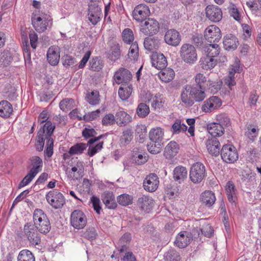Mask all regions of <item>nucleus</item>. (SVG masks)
<instances>
[{"mask_svg": "<svg viewBox=\"0 0 261 261\" xmlns=\"http://www.w3.org/2000/svg\"><path fill=\"white\" fill-rule=\"evenodd\" d=\"M179 150V145L175 141H171L165 147L164 155L166 159H171L178 153Z\"/></svg>", "mask_w": 261, "mask_h": 261, "instance_id": "29", "label": "nucleus"}, {"mask_svg": "<svg viewBox=\"0 0 261 261\" xmlns=\"http://www.w3.org/2000/svg\"><path fill=\"white\" fill-rule=\"evenodd\" d=\"M149 7L144 4L137 5L133 12L134 18L138 22H142L146 19L150 15Z\"/></svg>", "mask_w": 261, "mask_h": 261, "instance_id": "15", "label": "nucleus"}, {"mask_svg": "<svg viewBox=\"0 0 261 261\" xmlns=\"http://www.w3.org/2000/svg\"><path fill=\"white\" fill-rule=\"evenodd\" d=\"M34 224L31 222L26 223L23 227L24 236L27 238L30 242L37 245L41 243V237Z\"/></svg>", "mask_w": 261, "mask_h": 261, "instance_id": "5", "label": "nucleus"}, {"mask_svg": "<svg viewBox=\"0 0 261 261\" xmlns=\"http://www.w3.org/2000/svg\"><path fill=\"white\" fill-rule=\"evenodd\" d=\"M135 132L136 135L139 137L140 142L143 141L146 135V127L143 124L137 125Z\"/></svg>", "mask_w": 261, "mask_h": 261, "instance_id": "57", "label": "nucleus"}, {"mask_svg": "<svg viewBox=\"0 0 261 261\" xmlns=\"http://www.w3.org/2000/svg\"><path fill=\"white\" fill-rule=\"evenodd\" d=\"M111 54L110 58L112 61H116L118 60L121 55L120 46L119 44H114L111 48Z\"/></svg>", "mask_w": 261, "mask_h": 261, "instance_id": "51", "label": "nucleus"}, {"mask_svg": "<svg viewBox=\"0 0 261 261\" xmlns=\"http://www.w3.org/2000/svg\"><path fill=\"white\" fill-rule=\"evenodd\" d=\"M151 63L152 66L159 70L163 69L167 65L166 58L163 54H153L151 58Z\"/></svg>", "mask_w": 261, "mask_h": 261, "instance_id": "25", "label": "nucleus"}, {"mask_svg": "<svg viewBox=\"0 0 261 261\" xmlns=\"http://www.w3.org/2000/svg\"><path fill=\"white\" fill-rule=\"evenodd\" d=\"M132 121V117L122 109H119L115 114L116 123L120 127L125 126Z\"/></svg>", "mask_w": 261, "mask_h": 261, "instance_id": "23", "label": "nucleus"}, {"mask_svg": "<svg viewBox=\"0 0 261 261\" xmlns=\"http://www.w3.org/2000/svg\"><path fill=\"white\" fill-rule=\"evenodd\" d=\"M160 29L159 22L154 19H148L141 25L140 31L145 35L153 36Z\"/></svg>", "mask_w": 261, "mask_h": 261, "instance_id": "11", "label": "nucleus"}, {"mask_svg": "<svg viewBox=\"0 0 261 261\" xmlns=\"http://www.w3.org/2000/svg\"><path fill=\"white\" fill-rule=\"evenodd\" d=\"M101 11V8L96 3L89 6L88 19L92 24L95 25L100 21Z\"/></svg>", "mask_w": 261, "mask_h": 261, "instance_id": "21", "label": "nucleus"}, {"mask_svg": "<svg viewBox=\"0 0 261 261\" xmlns=\"http://www.w3.org/2000/svg\"><path fill=\"white\" fill-rule=\"evenodd\" d=\"M103 144V142L101 141L99 142L95 146L92 145V144H89V147L87 152L88 155L90 156H93L96 153L101 150L102 148Z\"/></svg>", "mask_w": 261, "mask_h": 261, "instance_id": "58", "label": "nucleus"}, {"mask_svg": "<svg viewBox=\"0 0 261 261\" xmlns=\"http://www.w3.org/2000/svg\"><path fill=\"white\" fill-rule=\"evenodd\" d=\"M103 66V65L102 61L97 57L93 58L92 60L90 62V68L93 71H99L102 69Z\"/></svg>", "mask_w": 261, "mask_h": 261, "instance_id": "50", "label": "nucleus"}, {"mask_svg": "<svg viewBox=\"0 0 261 261\" xmlns=\"http://www.w3.org/2000/svg\"><path fill=\"white\" fill-rule=\"evenodd\" d=\"M55 128V125L51 121H47L40 128L37 134V142L35 144L37 151H41L43 150L45 140L48 141L49 138L51 137Z\"/></svg>", "mask_w": 261, "mask_h": 261, "instance_id": "3", "label": "nucleus"}, {"mask_svg": "<svg viewBox=\"0 0 261 261\" xmlns=\"http://www.w3.org/2000/svg\"><path fill=\"white\" fill-rule=\"evenodd\" d=\"M221 36L220 29L215 25L207 27L204 32L205 39L211 43L219 42Z\"/></svg>", "mask_w": 261, "mask_h": 261, "instance_id": "14", "label": "nucleus"}, {"mask_svg": "<svg viewBox=\"0 0 261 261\" xmlns=\"http://www.w3.org/2000/svg\"><path fill=\"white\" fill-rule=\"evenodd\" d=\"M246 5L252 11H257L261 9V0H252L247 2Z\"/></svg>", "mask_w": 261, "mask_h": 261, "instance_id": "64", "label": "nucleus"}, {"mask_svg": "<svg viewBox=\"0 0 261 261\" xmlns=\"http://www.w3.org/2000/svg\"><path fill=\"white\" fill-rule=\"evenodd\" d=\"M255 174L250 170L244 171L242 174V180L243 181L253 183L255 181Z\"/></svg>", "mask_w": 261, "mask_h": 261, "instance_id": "56", "label": "nucleus"}, {"mask_svg": "<svg viewBox=\"0 0 261 261\" xmlns=\"http://www.w3.org/2000/svg\"><path fill=\"white\" fill-rule=\"evenodd\" d=\"M164 135V130L160 127L152 128L149 133L150 140L155 143H162Z\"/></svg>", "mask_w": 261, "mask_h": 261, "instance_id": "31", "label": "nucleus"}, {"mask_svg": "<svg viewBox=\"0 0 261 261\" xmlns=\"http://www.w3.org/2000/svg\"><path fill=\"white\" fill-rule=\"evenodd\" d=\"M84 166L83 162L81 161L77 162L76 165L71 168V173H73L71 177L74 179H77L83 176Z\"/></svg>", "mask_w": 261, "mask_h": 261, "instance_id": "42", "label": "nucleus"}, {"mask_svg": "<svg viewBox=\"0 0 261 261\" xmlns=\"http://www.w3.org/2000/svg\"><path fill=\"white\" fill-rule=\"evenodd\" d=\"M132 86L130 84H122L118 90L119 97L122 100L127 99L132 92Z\"/></svg>", "mask_w": 261, "mask_h": 261, "instance_id": "40", "label": "nucleus"}, {"mask_svg": "<svg viewBox=\"0 0 261 261\" xmlns=\"http://www.w3.org/2000/svg\"><path fill=\"white\" fill-rule=\"evenodd\" d=\"M132 197L128 194H123L117 198L118 202L123 206L128 205L132 203Z\"/></svg>", "mask_w": 261, "mask_h": 261, "instance_id": "54", "label": "nucleus"}, {"mask_svg": "<svg viewBox=\"0 0 261 261\" xmlns=\"http://www.w3.org/2000/svg\"><path fill=\"white\" fill-rule=\"evenodd\" d=\"M159 184V178L154 173L147 175L143 181L144 189L149 192L155 191L158 188Z\"/></svg>", "mask_w": 261, "mask_h": 261, "instance_id": "18", "label": "nucleus"}, {"mask_svg": "<svg viewBox=\"0 0 261 261\" xmlns=\"http://www.w3.org/2000/svg\"><path fill=\"white\" fill-rule=\"evenodd\" d=\"M139 54V47L137 42L132 43L129 49L128 56L132 60H135Z\"/></svg>", "mask_w": 261, "mask_h": 261, "instance_id": "53", "label": "nucleus"}, {"mask_svg": "<svg viewBox=\"0 0 261 261\" xmlns=\"http://www.w3.org/2000/svg\"><path fill=\"white\" fill-rule=\"evenodd\" d=\"M220 48L217 44H208L203 47V50L207 57L214 58L220 53Z\"/></svg>", "mask_w": 261, "mask_h": 261, "instance_id": "33", "label": "nucleus"}, {"mask_svg": "<svg viewBox=\"0 0 261 261\" xmlns=\"http://www.w3.org/2000/svg\"><path fill=\"white\" fill-rule=\"evenodd\" d=\"M36 174L29 171L28 174L23 178L18 185V188H21L27 185L32 181L33 179L35 177Z\"/></svg>", "mask_w": 261, "mask_h": 261, "instance_id": "63", "label": "nucleus"}, {"mask_svg": "<svg viewBox=\"0 0 261 261\" xmlns=\"http://www.w3.org/2000/svg\"><path fill=\"white\" fill-rule=\"evenodd\" d=\"M103 137V135H100L96 138H91L87 144L83 143H76L70 147L68 153L64 154V159L69 158V154L73 155L82 153L84 150L86 149L88 144H93L95 142L99 141Z\"/></svg>", "mask_w": 261, "mask_h": 261, "instance_id": "9", "label": "nucleus"}, {"mask_svg": "<svg viewBox=\"0 0 261 261\" xmlns=\"http://www.w3.org/2000/svg\"><path fill=\"white\" fill-rule=\"evenodd\" d=\"M123 41L127 43L130 44L133 43L134 40V35L133 31L129 28L125 29L122 33Z\"/></svg>", "mask_w": 261, "mask_h": 261, "instance_id": "47", "label": "nucleus"}, {"mask_svg": "<svg viewBox=\"0 0 261 261\" xmlns=\"http://www.w3.org/2000/svg\"><path fill=\"white\" fill-rule=\"evenodd\" d=\"M47 59L48 63L53 66L57 65L60 60V55L57 49L53 46L50 47L47 53Z\"/></svg>", "mask_w": 261, "mask_h": 261, "instance_id": "34", "label": "nucleus"}, {"mask_svg": "<svg viewBox=\"0 0 261 261\" xmlns=\"http://www.w3.org/2000/svg\"><path fill=\"white\" fill-rule=\"evenodd\" d=\"M246 127L247 131L245 132V135L251 140H254L257 136L258 129L252 127L251 125H248Z\"/></svg>", "mask_w": 261, "mask_h": 261, "instance_id": "62", "label": "nucleus"}, {"mask_svg": "<svg viewBox=\"0 0 261 261\" xmlns=\"http://www.w3.org/2000/svg\"><path fill=\"white\" fill-rule=\"evenodd\" d=\"M224 48L226 50H234L237 48L239 42L237 37L232 35L228 34L224 36L223 41Z\"/></svg>", "mask_w": 261, "mask_h": 261, "instance_id": "28", "label": "nucleus"}, {"mask_svg": "<svg viewBox=\"0 0 261 261\" xmlns=\"http://www.w3.org/2000/svg\"><path fill=\"white\" fill-rule=\"evenodd\" d=\"M48 203L56 209L61 208L65 203L63 194L57 190L49 191L46 195Z\"/></svg>", "mask_w": 261, "mask_h": 261, "instance_id": "7", "label": "nucleus"}, {"mask_svg": "<svg viewBox=\"0 0 261 261\" xmlns=\"http://www.w3.org/2000/svg\"><path fill=\"white\" fill-rule=\"evenodd\" d=\"M150 112L149 107L144 103H140L137 109L138 116L141 118L147 116Z\"/></svg>", "mask_w": 261, "mask_h": 261, "instance_id": "48", "label": "nucleus"}, {"mask_svg": "<svg viewBox=\"0 0 261 261\" xmlns=\"http://www.w3.org/2000/svg\"><path fill=\"white\" fill-rule=\"evenodd\" d=\"M161 70V71L158 73V75L162 81L168 83L173 79L175 73L172 69L165 67Z\"/></svg>", "mask_w": 261, "mask_h": 261, "instance_id": "37", "label": "nucleus"}, {"mask_svg": "<svg viewBox=\"0 0 261 261\" xmlns=\"http://www.w3.org/2000/svg\"><path fill=\"white\" fill-rule=\"evenodd\" d=\"M73 103L74 101L72 98H65L60 101L59 107L62 110L67 112L71 109Z\"/></svg>", "mask_w": 261, "mask_h": 261, "instance_id": "49", "label": "nucleus"}, {"mask_svg": "<svg viewBox=\"0 0 261 261\" xmlns=\"http://www.w3.org/2000/svg\"><path fill=\"white\" fill-rule=\"evenodd\" d=\"M181 59L187 63L193 64L197 60V54L195 47L189 43L182 44L180 49Z\"/></svg>", "mask_w": 261, "mask_h": 261, "instance_id": "4", "label": "nucleus"}, {"mask_svg": "<svg viewBox=\"0 0 261 261\" xmlns=\"http://www.w3.org/2000/svg\"><path fill=\"white\" fill-rule=\"evenodd\" d=\"M88 102L92 105H96L99 103V93L98 91H92L87 96Z\"/></svg>", "mask_w": 261, "mask_h": 261, "instance_id": "52", "label": "nucleus"}, {"mask_svg": "<svg viewBox=\"0 0 261 261\" xmlns=\"http://www.w3.org/2000/svg\"><path fill=\"white\" fill-rule=\"evenodd\" d=\"M163 143H158L152 142L150 144L147 146V150L152 154H157L160 153L162 150V145Z\"/></svg>", "mask_w": 261, "mask_h": 261, "instance_id": "55", "label": "nucleus"}, {"mask_svg": "<svg viewBox=\"0 0 261 261\" xmlns=\"http://www.w3.org/2000/svg\"><path fill=\"white\" fill-rule=\"evenodd\" d=\"M152 98L151 102V106L154 110H160L163 108L164 104L165 102V97L163 94L158 93H156L154 96L152 97V95L149 94V95Z\"/></svg>", "mask_w": 261, "mask_h": 261, "instance_id": "35", "label": "nucleus"}, {"mask_svg": "<svg viewBox=\"0 0 261 261\" xmlns=\"http://www.w3.org/2000/svg\"><path fill=\"white\" fill-rule=\"evenodd\" d=\"M205 169L204 166L200 162L194 164L191 167L190 178L194 184L200 183L204 178Z\"/></svg>", "mask_w": 261, "mask_h": 261, "instance_id": "6", "label": "nucleus"}, {"mask_svg": "<svg viewBox=\"0 0 261 261\" xmlns=\"http://www.w3.org/2000/svg\"><path fill=\"white\" fill-rule=\"evenodd\" d=\"M137 204L142 210L148 212L153 207L154 203L151 197L143 195L138 198Z\"/></svg>", "mask_w": 261, "mask_h": 261, "instance_id": "26", "label": "nucleus"}, {"mask_svg": "<svg viewBox=\"0 0 261 261\" xmlns=\"http://www.w3.org/2000/svg\"><path fill=\"white\" fill-rule=\"evenodd\" d=\"M13 112V108L11 104L6 100L0 102V116L4 118H8Z\"/></svg>", "mask_w": 261, "mask_h": 261, "instance_id": "36", "label": "nucleus"}, {"mask_svg": "<svg viewBox=\"0 0 261 261\" xmlns=\"http://www.w3.org/2000/svg\"><path fill=\"white\" fill-rule=\"evenodd\" d=\"M101 199L106 206L109 209H114L117 206L112 192H105L101 195Z\"/></svg>", "mask_w": 261, "mask_h": 261, "instance_id": "30", "label": "nucleus"}, {"mask_svg": "<svg viewBox=\"0 0 261 261\" xmlns=\"http://www.w3.org/2000/svg\"><path fill=\"white\" fill-rule=\"evenodd\" d=\"M206 146L208 152L213 155L218 156L220 153V144L215 137L208 138L206 142Z\"/></svg>", "mask_w": 261, "mask_h": 261, "instance_id": "24", "label": "nucleus"}, {"mask_svg": "<svg viewBox=\"0 0 261 261\" xmlns=\"http://www.w3.org/2000/svg\"><path fill=\"white\" fill-rule=\"evenodd\" d=\"M201 202L206 206L210 207L216 201V197L214 193L212 191H205L200 196Z\"/></svg>", "mask_w": 261, "mask_h": 261, "instance_id": "39", "label": "nucleus"}, {"mask_svg": "<svg viewBox=\"0 0 261 261\" xmlns=\"http://www.w3.org/2000/svg\"><path fill=\"white\" fill-rule=\"evenodd\" d=\"M205 87L194 86L187 84L182 89L180 99L185 105L188 107L192 106L194 102L202 101L206 97Z\"/></svg>", "mask_w": 261, "mask_h": 261, "instance_id": "1", "label": "nucleus"}, {"mask_svg": "<svg viewBox=\"0 0 261 261\" xmlns=\"http://www.w3.org/2000/svg\"><path fill=\"white\" fill-rule=\"evenodd\" d=\"M17 261H35V258L31 251L24 249L19 253Z\"/></svg>", "mask_w": 261, "mask_h": 261, "instance_id": "44", "label": "nucleus"}, {"mask_svg": "<svg viewBox=\"0 0 261 261\" xmlns=\"http://www.w3.org/2000/svg\"><path fill=\"white\" fill-rule=\"evenodd\" d=\"M207 129L211 137L221 136L224 132V127L220 123H211L207 124Z\"/></svg>", "mask_w": 261, "mask_h": 261, "instance_id": "27", "label": "nucleus"}, {"mask_svg": "<svg viewBox=\"0 0 261 261\" xmlns=\"http://www.w3.org/2000/svg\"><path fill=\"white\" fill-rule=\"evenodd\" d=\"M187 170L183 166H177L175 168L173 171V178L175 181L180 183L187 177Z\"/></svg>", "mask_w": 261, "mask_h": 261, "instance_id": "38", "label": "nucleus"}, {"mask_svg": "<svg viewBox=\"0 0 261 261\" xmlns=\"http://www.w3.org/2000/svg\"><path fill=\"white\" fill-rule=\"evenodd\" d=\"M160 39L157 37H147L144 41V46L146 50L152 51L159 48L160 45Z\"/></svg>", "mask_w": 261, "mask_h": 261, "instance_id": "32", "label": "nucleus"}, {"mask_svg": "<svg viewBox=\"0 0 261 261\" xmlns=\"http://www.w3.org/2000/svg\"><path fill=\"white\" fill-rule=\"evenodd\" d=\"M221 155L222 159L227 163H234L238 159L237 149L231 144H226L222 146Z\"/></svg>", "mask_w": 261, "mask_h": 261, "instance_id": "8", "label": "nucleus"}, {"mask_svg": "<svg viewBox=\"0 0 261 261\" xmlns=\"http://www.w3.org/2000/svg\"><path fill=\"white\" fill-rule=\"evenodd\" d=\"M225 190L228 201L231 203L235 202L237 200L236 190L232 181L227 183Z\"/></svg>", "mask_w": 261, "mask_h": 261, "instance_id": "41", "label": "nucleus"}, {"mask_svg": "<svg viewBox=\"0 0 261 261\" xmlns=\"http://www.w3.org/2000/svg\"><path fill=\"white\" fill-rule=\"evenodd\" d=\"M49 16L46 15L38 16L34 15L32 17V23L36 31L39 33L44 32L49 25Z\"/></svg>", "mask_w": 261, "mask_h": 261, "instance_id": "10", "label": "nucleus"}, {"mask_svg": "<svg viewBox=\"0 0 261 261\" xmlns=\"http://www.w3.org/2000/svg\"><path fill=\"white\" fill-rule=\"evenodd\" d=\"M165 261H179L180 256L178 252L173 249H170L164 255Z\"/></svg>", "mask_w": 261, "mask_h": 261, "instance_id": "46", "label": "nucleus"}, {"mask_svg": "<svg viewBox=\"0 0 261 261\" xmlns=\"http://www.w3.org/2000/svg\"><path fill=\"white\" fill-rule=\"evenodd\" d=\"M130 72L124 68H120L117 71L113 76V79L117 84H129L128 82L132 79Z\"/></svg>", "mask_w": 261, "mask_h": 261, "instance_id": "17", "label": "nucleus"}, {"mask_svg": "<svg viewBox=\"0 0 261 261\" xmlns=\"http://www.w3.org/2000/svg\"><path fill=\"white\" fill-rule=\"evenodd\" d=\"M31 160L32 168L30 171L37 175L41 170V168L42 167V160L40 158L37 156H33Z\"/></svg>", "mask_w": 261, "mask_h": 261, "instance_id": "43", "label": "nucleus"}, {"mask_svg": "<svg viewBox=\"0 0 261 261\" xmlns=\"http://www.w3.org/2000/svg\"><path fill=\"white\" fill-rule=\"evenodd\" d=\"M195 84L192 85L194 86H200L201 87H205L204 84L206 81L205 76L201 73H197L194 77Z\"/></svg>", "mask_w": 261, "mask_h": 261, "instance_id": "61", "label": "nucleus"}, {"mask_svg": "<svg viewBox=\"0 0 261 261\" xmlns=\"http://www.w3.org/2000/svg\"><path fill=\"white\" fill-rule=\"evenodd\" d=\"M71 224L75 228H83L87 224V218L81 210H75L71 214Z\"/></svg>", "mask_w": 261, "mask_h": 261, "instance_id": "12", "label": "nucleus"}, {"mask_svg": "<svg viewBox=\"0 0 261 261\" xmlns=\"http://www.w3.org/2000/svg\"><path fill=\"white\" fill-rule=\"evenodd\" d=\"M133 138V132L130 129H126L122 132V135L121 136V143L128 144L129 143Z\"/></svg>", "mask_w": 261, "mask_h": 261, "instance_id": "60", "label": "nucleus"}, {"mask_svg": "<svg viewBox=\"0 0 261 261\" xmlns=\"http://www.w3.org/2000/svg\"><path fill=\"white\" fill-rule=\"evenodd\" d=\"M192 239V234L188 231H181L177 236L175 243L180 248L187 247Z\"/></svg>", "mask_w": 261, "mask_h": 261, "instance_id": "22", "label": "nucleus"}, {"mask_svg": "<svg viewBox=\"0 0 261 261\" xmlns=\"http://www.w3.org/2000/svg\"><path fill=\"white\" fill-rule=\"evenodd\" d=\"M205 15L210 21L219 22L222 18V11L218 6L214 5L207 6L205 9Z\"/></svg>", "mask_w": 261, "mask_h": 261, "instance_id": "13", "label": "nucleus"}, {"mask_svg": "<svg viewBox=\"0 0 261 261\" xmlns=\"http://www.w3.org/2000/svg\"><path fill=\"white\" fill-rule=\"evenodd\" d=\"M83 237L90 241H92L97 238V233L94 227H89L84 232Z\"/></svg>", "mask_w": 261, "mask_h": 261, "instance_id": "59", "label": "nucleus"}, {"mask_svg": "<svg viewBox=\"0 0 261 261\" xmlns=\"http://www.w3.org/2000/svg\"><path fill=\"white\" fill-rule=\"evenodd\" d=\"M33 222L39 232L46 234L51 229L50 222L44 212L40 209H36L33 214Z\"/></svg>", "mask_w": 261, "mask_h": 261, "instance_id": "2", "label": "nucleus"}, {"mask_svg": "<svg viewBox=\"0 0 261 261\" xmlns=\"http://www.w3.org/2000/svg\"><path fill=\"white\" fill-rule=\"evenodd\" d=\"M229 70L228 75L224 78V83L225 85L228 86L230 90H232V87L236 84L234 74L236 73H240L241 68L239 64L236 63L230 67Z\"/></svg>", "mask_w": 261, "mask_h": 261, "instance_id": "16", "label": "nucleus"}, {"mask_svg": "<svg viewBox=\"0 0 261 261\" xmlns=\"http://www.w3.org/2000/svg\"><path fill=\"white\" fill-rule=\"evenodd\" d=\"M164 40L168 45L176 46L181 41V37L177 31L174 29H170L166 32Z\"/></svg>", "mask_w": 261, "mask_h": 261, "instance_id": "20", "label": "nucleus"}, {"mask_svg": "<svg viewBox=\"0 0 261 261\" xmlns=\"http://www.w3.org/2000/svg\"><path fill=\"white\" fill-rule=\"evenodd\" d=\"M201 67L205 70L213 68L216 65V60L213 58L207 57L201 61Z\"/></svg>", "mask_w": 261, "mask_h": 261, "instance_id": "45", "label": "nucleus"}, {"mask_svg": "<svg viewBox=\"0 0 261 261\" xmlns=\"http://www.w3.org/2000/svg\"><path fill=\"white\" fill-rule=\"evenodd\" d=\"M221 105L220 98L217 96H212L203 102L201 110L205 113H210L219 108Z\"/></svg>", "mask_w": 261, "mask_h": 261, "instance_id": "19", "label": "nucleus"}]
</instances>
